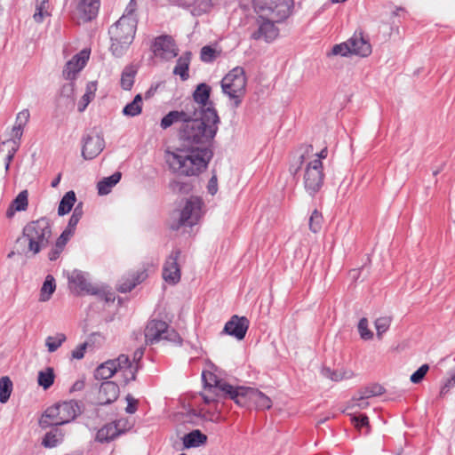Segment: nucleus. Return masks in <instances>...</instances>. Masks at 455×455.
Returning a JSON list of instances; mask_svg holds the SVG:
<instances>
[{
    "label": "nucleus",
    "instance_id": "nucleus-1",
    "mask_svg": "<svg viewBox=\"0 0 455 455\" xmlns=\"http://www.w3.org/2000/svg\"><path fill=\"white\" fill-rule=\"evenodd\" d=\"M220 118L214 106L204 108L200 116L194 108L191 117L179 130L180 145L174 150L165 151V161L170 171L179 176H198L206 170L213 156L211 149Z\"/></svg>",
    "mask_w": 455,
    "mask_h": 455
},
{
    "label": "nucleus",
    "instance_id": "nucleus-2",
    "mask_svg": "<svg viewBox=\"0 0 455 455\" xmlns=\"http://www.w3.org/2000/svg\"><path fill=\"white\" fill-rule=\"evenodd\" d=\"M51 236L50 220L44 217L28 222L23 228L22 235L16 240V243L19 246L24 245L22 252L25 255L31 253L35 256L48 245Z\"/></svg>",
    "mask_w": 455,
    "mask_h": 455
},
{
    "label": "nucleus",
    "instance_id": "nucleus-3",
    "mask_svg": "<svg viewBox=\"0 0 455 455\" xmlns=\"http://www.w3.org/2000/svg\"><path fill=\"white\" fill-rule=\"evenodd\" d=\"M137 19L132 13H124L122 17L108 29L111 45L110 51L115 57L125 54L132 43L136 29Z\"/></svg>",
    "mask_w": 455,
    "mask_h": 455
},
{
    "label": "nucleus",
    "instance_id": "nucleus-4",
    "mask_svg": "<svg viewBox=\"0 0 455 455\" xmlns=\"http://www.w3.org/2000/svg\"><path fill=\"white\" fill-rule=\"evenodd\" d=\"M82 412L81 406L75 400L57 403L48 407L39 419V426L45 429L73 421Z\"/></svg>",
    "mask_w": 455,
    "mask_h": 455
},
{
    "label": "nucleus",
    "instance_id": "nucleus-5",
    "mask_svg": "<svg viewBox=\"0 0 455 455\" xmlns=\"http://www.w3.org/2000/svg\"><path fill=\"white\" fill-rule=\"evenodd\" d=\"M202 379L204 390L201 393V396L204 403H216L227 398L232 400V396H235L237 387L220 379L215 374L203 371Z\"/></svg>",
    "mask_w": 455,
    "mask_h": 455
},
{
    "label": "nucleus",
    "instance_id": "nucleus-6",
    "mask_svg": "<svg viewBox=\"0 0 455 455\" xmlns=\"http://www.w3.org/2000/svg\"><path fill=\"white\" fill-rule=\"evenodd\" d=\"M246 84L247 79L242 67L234 68L222 78V92L228 97L233 108H237L242 104L246 93Z\"/></svg>",
    "mask_w": 455,
    "mask_h": 455
},
{
    "label": "nucleus",
    "instance_id": "nucleus-7",
    "mask_svg": "<svg viewBox=\"0 0 455 455\" xmlns=\"http://www.w3.org/2000/svg\"><path fill=\"white\" fill-rule=\"evenodd\" d=\"M293 0H253V6L258 15L270 16L277 22H282L291 12Z\"/></svg>",
    "mask_w": 455,
    "mask_h": 455
},
{
    "label": "nucleus",
    "instance_id": "nucleus-8",
    "mask_svg": "<svg viewBox=\"0 0 455 455\" xmlns=\"http://www.w3.org/2000/svg\"><path fill=\"white\" fill-rule=\"evenodd\" d=\"M146 343L153 345L161 340H166L176 344H181L182 339L166 322L153 319L149 321L145 329Z\"/></svg>",
    "mask_w": 455,
    "mask_h": 455
},
{
    "label": "nucleus",
    "instance_id": "nucleus-9",
    "mask_svg": "<svg viewBox=\"0 0 455 455\" xmlns=\"http://www.w3.org/2000/svg\"><path fill=\"white\" fill-rule=\"evenodd\" d=\"M324 173L323 163L319 159L309 161L305 167L303 183L306 192L314 197L323 188Z\"/></svg>",
    "mask_w": 455,
    "mask_h": 455
},
{
    "label": "nucleus",
    "instance_id": "nucleus-10",
    "mask_svg": "<svg viewBox=\"0 0 455 455\" xmlns=\"http://www.w3.org/2000/svg\"><path fill=\"white\" fill-rule=\"evenodd\" d=\"M275 23H278L277 20L270 16L258 15L250 28V38L255 41L272 43L279 35V29Z\"/></svg>",
    "mask_w": 455,
    "mask_h": 455
},
{
    "label": "nucleus",
    "instance_id": "nucleus-11",
    "mask_svg": "<svg viewBox=\"0 0 455 455\" xmlns=\"http://www.w3.org/2000/svg\"><path fill=\"white\" fill-rule=\"evenodd\" d=\"M232 400L239 406H245L248 402L253 403L259 410H267L272 406L271 399L261 391L245 387H237Z\"/></svg>",
    "mask_w": 455,
    "mask_h": 455
},
{
    "label": "nucleus",
    "instance_id": "nucleus-12",
    "mask_svg": "<svg viewBox=\"0 0 455 455\" xmlns=\"http://www.w3.org/2000/svg\"><path fill=\"white\" fill-rule=\"evenodd\" d=\"M204 202L197 196H191L186 201V204L180 212L179 222L172 226L173 229H179L181 226L192 227L196 225L202 216V207Z\"/></svg>",
    "mask_w": 455,
    "mask_h": 455
},
{
    "label": "nucleus",
    "instance_id": "nucleus-13",
    "mask_svg": "<svg viewBox=\"0 0 455 455\" xmlns=\"http://www.w3.org/2000/svg\"><path fill=\"white\" fill-rule=\"evenodd\" d=\"M68 283L71 289L77 294L86 293L92 295H100L103 291L98 286L92 285L84 272L75 269L68 275Z\"/></svg>",
    "mask_w": 455,
    "mask_h": 455
},
{
    "label": "nucleus",
    "instance_id": "nucleus-14",
    "mask_svg": "<svg viewBox=\"0 0 455 455\" xmlns=\"http://www.w3.org/2000/svg\"><path fill=\"white\" fill-rule=\"evenodd\" d=\"M180 255L179 249L173 250L165 260L163 267V278L170 284H176L180 280V268L178 259Z\"/></svg>",
    "mask_w": 455,
    "mask_h": 455
},
{
    "label": "nucleus",
    "instance_id": "nucleus-15",
    "mask_svg": "<svg viewBox=\"0 0 455 455\" xmlns=\"http://www.w3.org/2000/svg\"><path fill=\"white\" fill-rule=\"evenodd\" d=\"M82 156L85 160H92L101 153L105 147L102 135L87 134L83 139Z\"/></svg>",
    "mask_w": 455,
    "mask_h": 455
},
{
    "label": "nucleus",
    "instance_id": "nucleus-16",
    "mask_svg": "<svg viewBox=\"0 0 455 455\" xmlns=\"http://www.w3.org/2000/svg\"><path fill=\"white\" fill-rule=\"evenodd\" d=\"M152 51L156 56L163 59H172L178 54L174 40L167 35L160 36L155 39Z\"/></svg>",
    "mask_w": 455,
    "mask_h": 455
},
{
    "label": "nucleus",
    "instance_id": "nucleus-17",
    "mask_svg": "<svg viewBox=\"0 0 455 455\" xmlns=\"http://www.w3.org/2000/svg\"><path fill=\"white\" fill-rule=\"evenodd\" d=\"M249 324L250 322L245 316L234 315L226 323L222 332L242 340L246 335Z\"/></svg>",
    "mask_w": 455,
    "mask_h": 455
},
{
    "label": "nucleus",
    "instance_id": "nucleus-18",
    "mask_svg": "<svg viewBox=\"0 0 455 455\" xmlns=\"http://www.w3.org/2000/svg\"><path fill=\"white\" fill-rule=\"evenodd\" d=\"M89 57L90 52L87 50H82L79 53L73 56L65 65L62 72L64 78L67 80H74L77 73L86 65Z\"/></svg>",
    "mask_w": 455,
    "mask_h": 455
},
{
    "label": "nucleus",
    "instance_id": "nucleus-19",
    "mask_svg": "<svg viewBox=\"0 0 455 455\" xmlns=\"http://www.w3.org/2000/svg\"><path fill=\"white\" fill-rule=\"evenodd\" d=\"M112 362H114V366L116 368V372H123L125 384L136 379L139 366L132 364L128 355L121 354L117 358L112 359Z\"/></svg>",
    "mask_w": 455,
    "mask_h": 455
},
{
    "label": "nucleus",
    "instance_id": "nucleus-20",
    "mask_svg": "<svg viewBox=\"0 0 455 455\" xmlns=\"http://www.w3.org/2000/svg\"><path fill=\"white\" fill-rule=\"evenodd\" d=\"M347 42L348 47L350 48L351 54L366 57L371 52V46L370 43L363 36L361 32H355L354 36Z\"/></svg>",
    "mask_w": 455,
    "mask_h": 455
},
{
    "label": "nucleus",
    "instance_id": "nucleus-21",
    "mask_svg": "<svg viewBox=\"0 0 455 455\" xmlns=\"http://www.w3.org/2000/svg\"><path fill=\"white\" fill-rule=\"evenodd\" d=\"M119 395V387L114 381L101 383L98 399L101 404H109L115 402Z\"/></svg>",
    "mask_w": 455,
    "mask_h": 455
},
{
    "label": "nucleus",
    "instance_id": "nucleus-22",
    "mask_svg": "<svg viewBox=\"0 0 455 455\" xmlns=\"http://www.w3.org/2000/svg\"><path fill=\"white\" fill-rule=\"evenodd\" d=\"M100 0H79L77 11L84 21H90L94 19L100 9Z\"/></svg>",
    "mask_w": 455,
    "mask_h": 455
},
{
    "label": "nucleus",
    "instance_id": "nucleus-23",
    "mask_svg": "<svg viewBox=\"0 0 455 455\" xmlns=\"http://www.w3.org/2000/svg\"><path fill=\"white\" fill-rule=\"evenodd\" d=\"M121 433L118 429V422L108 423L97 431L95 441L100 443H109Z\"/></svg>",
    "mask_w": 455,
    "mask_h": 455
},
{
    "label": "nucleus",
    "instance_id": "nucleus-24",
    "mask_svg": "<svg viewBox=\"0 0 455 455\" xmlns=\"http://www.w3.org/2000/svg\"><path fill=\"white\" fill-rule=\"evenodd\" d=\"M212 88L207 84L202 83L199 84L196 90L193 92V100L196 103L200 105V113L204 108H208L211 104L213 105L212 101H210Z\"/></svg>",
    "mask_w": 455,
    "mask_h": 455
},
{
    "label": "nucleus",
    "instance_id": "nucleus-25",
    "mask_svg": "<svg viewBox=\"0 0 455 455\" xmlns=\"http://www.w3.org/2000/svg\"><path fill=\"white\" fill-rule=\"evenodd\" d=\"M191 112L192 111H189L188 109H187V111H170L162 118L160 125L165 130L176 123H181V124H185L188 118L191 117Z\"/></svg>",
    "mask_w": 455,
    "mask_h": 455
},
{
    "label": "nucleus",
    "instance_id": "nucleus-26",
    "mask_svg": "<svg viewBox=\"0 0 455 455\" xmlns=\"http://www.w3.org/2000/svg\"><path fill=\"white\" fill-rule=\"evenodd\" d=\"M191 112L192 111H189L188 109H187V111H170L162 118L160 125L165 130L176 123H181V124H185L188 118L191 117Z\"/></svg>",
    "mask_w": 455,
    "mask_h": 455
},
{
    "label": "nucleus",
    "instance_id": "nucleus-27",
    "mask_svg": "<svg viewBox=\"0 0 455 455\" xmlns=\"http://www.w3.org/2000/svg\"><path fill=\"white\" fill-rule=\"evenodd\" d=\"M28 206V190L20 191L18 196L12 200L6 211V217L11 219L14 216L16 212H23Z\"/></svg>",
    "mask_w": 455,
    "mask_h": 455
},
{
    "label": "nucleus",
    "instance_id": "nucleus-28",
    "mask_svg": "<svg viewBox=\"0 0 455 455\" xmlns=\"http://www.w3.org/2000/svg\"><path fill=\"white\" fill-rule=\"evenodd\" d=\"M182 441L186 449L199 447L200 445L206 443L207 435L203 434L200 430L196 429L186 434L183 436Z\"/></svg>",
    "mask_w": 455,
    "mask_h": 455
},
{
    "label": "nucleus",
    "instance_id": "nucleus-29",
    "mask_svg": "<svg viewBox=\"0 0 455 455\" xmlns=\"http://www.w3.org/2000/svg\"><path fill=\"white\" fill-rule=\"evenodd\" d=\"M190 59L191 53L186 52L184 55L178 59L177 64L174 67L173 74L180 76L182 81H186L189 77L188 69Z\"/></svg>",
    "mask_w": 455,
    "mask_h": 455
},
{
    "label": "nucleus",
    "instance_id": "nucleus-30",
    "mask_svg": "<svg viewBox=\"0 0 455 455\" xmlns=\"http://www.w3.org/2000/svg\"><path fill=\"white\" fill-rule=\"evenodd\" d=\"M205 405H210L211 408L206 409L204 406H201L198 409V413L196 414L197 417L209 420L212 422H217L220 419V409H219V403H204Z\"/></svg>",
    "mask_w": 455,
    "mask_h": 455
},
{
    "label": "nucleus",
    "instance_id": "nucleus-31",
    "mask_svg": "<svg viewBox=\"0 0 455 455\" xmlns=\"http://www.w3.org/2000/svg\"><path fill=\"white\" fill-rule=\"evenodd\" d=\"M121 179V172H116L111 176L102 179L98 182V193L101 196L108 195L111 188L119 182Z\"/></svg>",
    "mask_w": 455,
    "mask_h": 455
},
{
    "label": "nucleus",
    "instance_id": "nucleus-32",
    "mask_svg": "<svg viewBox=\"0 0 455 455\" xmlns=\"http://www.w3.org/2000/svg\"><path fill=\"white\" fill-rule=\"evenodd\" d=\"M115 373H116V368L114 366V362L108 360L96 368L94 377L97 379H108L112 378Z\"/></svg>",
    "mask_w": 455,
    "mask_h": 455
},
{
    "label": "nucleus",
    "instance_id": "nucleus-33",
    "mask_svg": "<svg viewBox=\"0 0 455 455\" xmlns=\"http://www.w3.org/2000/svg\"><path fill=\"white\" fill-rule=\"evenodd\" d=\"M76 201V197L75 192L73 190L67 192L60 202L58 215L64 216L68 214L72 210Z\"/></svg>",
    "mask_w": 455,
    "mask_h": 455
},
{
    "label": "nucleus",
    "instance_id": "nucleus-34",
    "mask_svg": "<svg viewBox=\"0 0 455 455\" xmlns=\"http://www.w3.org/2000/svg\"><path fill=\"white\" fill-rule=\"evenodd\" d=\"M62 432L58 428H53L44 435L42 440V445L45 448H53L56 447L62 441Z\"/></svg>",
    "mask_w": 455,
    "mask_h": 455
},
{
    "label": "nucleus",
    "instance_id": "nucleus-35",
    "mask_svg": "<svg viewBox=\"0 0 455 455\" xmlns=\"http://www.w3.org/2000/svg\"><path fill=\"white\" fill-rule=\"evenodd\" d=\"M47 16H50L49 0H36V11L33 15L35 21L41 23Z\"/></svg>",
    "mask_w": 455,
    "mask_h": 455
},
{
    "label": "nucleus",
    "instance_id": "nucleus-36",
    "mask_svg": "<svg viewBox=\"0 0 455 455\" xmlns=\"http://www.w3.org/2000/svg\"><path fill=\"white\" fill-rule=\"evenodd\" d=\"M142 111V97L140 94H137L133 100L128 103L123 108V114L127 116H139Z\"/></svg>",
    "mask_w": 455,
    "mask_h": 455
},
{
    "label": "nucleus",
    "instance_id": "nucleus-37",
    "mask_svg": "<svg viewBox=\"0 0 455 455\" xmlns=\"http://www.w3.org/2000/svg\"><path fill=\"white\" fill-rule=\"evenodd\" d=\"M56 288L55 280L52 275H48L42 285L40 291V301H47L54 292Z\"/></svg>",
    "mask_w": 455,
    "mask_h": 455
},
{
    "label": "nucleus",
    "instance_id": "nucleus-38",
    "mask_svg": "<svg viewBox=\"0 0 455 455\" xmlns=\"http://www.w3.org/2000/svg\"><path fill=\"white\" fill-rule=\"evenodd\" d=\"M55 379L54 371L52 367H47L44 371L38 372L37 382L44 389H48L52 386Z\"/></svg>",
    "mask_w": 455,
    "mask_h": 455
},
{
    "label": "nucleus",
    "instance_id": "nucleus-39",
    "mask_svg": "<svg viewBox=\"0 0 455 455\" xmlns=\"http://www.w3.org/2000/svg\"><path fill=\"white\" fill-rule=\"evenodd\" d=\"M137 70L132 66L126 67L122 72L121 86L124 90H131L136 76Z\"/></svg>",
    "mask_w": 455,
    "mask_h": 455
},
{
    "label": "nucleus",
    "instance_id": "nucleus-40",
    "mask_svg": "<svg viewBox=\"0 0 455 455\" xmlns=\"http://www.w3.org/2000/svg\"><path fill=\"white\" fill-rule=\"evenodd\" d=\"M12 382L8 376L0 378V403H5L12 394Z\"/></svg>",
    "mask_w": 455,
    "mask_h": 455
},
{
    "label": "nucleus",
    "instance_id": "nucleus-41",
    "mask_svg": "<svg viewBox=\"0 0 455 455\" xmlns=\"http://www.w3.org/2000/svg\"><path fill=\"white\" fill-rule=\"evenodd\" d=\"M9 145L8 152L5 156V170L8 171L10 168V164L12 162L16 152L19 150L20 142L15 140H9L4 141L2 145H0V151L2 150V147Z\"/></svg>",
    "mask_w": 455,
    "mask_h": 455
},
{
    "label": "nucleus",
    "instance_id": "nucleus-42",
    "mask_svg": "<svg viewBox=\"0 0 455 455\" xmlns=\"http://www.w3.org/2000/svg\"><path fill=\"white\" fill-rule=\"evenodd\" d=\"M322 374L333 381H340L345 379H350L354 373L351 371H332L330 368H323Z\"/></svg>",
    "mask_w": 455,
    "mask_h": 455
},
{
    "label": "nucleus",
    "instance_id": "nucleus-43",
    "mask_svg": "<svg viewBox=\"0 0 455 455\" xmlns=\"http://www.w3.org/2000/svg\"><path fill=\"white\" fill-rule=\"evenodd\" d=\"M95 91H96V84L92 82L87 84L86 92L83 95L80 102L78 103V110L80 112H83L85 110L88 104L91 102V100L95 96Z\"/></svg>",
    "mask_w": 455,
    "mask_h": 455
},
{
    "label": "nucleus",
    "instance_id": "nucleus-44",
    "mask_svg": "<svg viewBox=\"0 0 455 455\" xmlns=\"http://www.w3.org/2000/svg\"><path fill=\"white\" fill-rule=\"evenodd\" d=\"M67 339L64 333H57L54 336H49L45 339V346L50 353L55 352Z\"/></svg>",
    "mask_w": 455,
    "mask_h": 455
},
{
    "label": "nucleus",
    "instance_id": "nucleus-45",
    "mask_svg": "<svg viewBox=\"0 0 455 455\" xmlns=\"http://www.w3.org/2000/svg\"><path fill=\"white\" fill-rule=\"evenodd\" d=\"M392 322L391 316H380L375 320V328L377 331V336L380 339L390 327Z\"/></svg>",
    "mask_w": 455,
    "mask_h": 455
},
{
    "label": "nucleus",
    "instance_id": "nucleus-46",
    "mask_svg": "<svg viewBox=\"0 0 455 455\" xmlns=\"http://www.w3.org/2000/svg\"><path fill=\"white\" fill-rule=\"evenodd\" d=\"M169 187L173 193L177 194H188L192 189L190 183L182 182L179 180H172L169 184Z\"/></svg>",
    "mask_w": 455,
    "mask_h": 455
},
{
    "label": "nucleus",
    "instance_id": "nucleus-47",
    "mask_svg": "<svg viewBox=\"0 0 455 455\" xmlns=\"http://www.w3.org/2000/svg\"><path fill=\"white\" fill-rule=\"evenodd\" d=\"M144 274H138L136 277H132L131 280H126L121 283L118 286L120 292L125 293L131 291L137 284H139L143 279Z\"/></svg>",
    "mask_w": 455,
    "mask_h": 455
},
{
    "label": "nucleus",
    "instance_id": "nucleus-48",
    "mask_svg": "<svg viewBox=\"0 0 455 455\" xmlns=\"http://www.w3.org/2000/svg\"><path fill=\"white\" fill-rule=\"evenodd\" d=\"M323 224V216L320 212L317 210L313 211L310 218H309V229L313 233H317L320 231Z\"/></svg>",
    "mask_w": 455,
    "mask_h": 455
},
{
    "label": "nucleus",
    "instance_id": "nucleus-49",
    "mask_svg": "<svg viewBox=\"0 0 455 455\" xmlns=\"http://www.w3.org/2000/svg\"><path fill=\"white\" fill-rule=\"evenodd\" d=\"M370 398L369 396H365V394L363 391H360L358 396H355L350 401L349 407L358 408V409H365L369 406V403L367 402V399Z\"/></svg>",
    "mask_w": 455,
    "mask_h": 455
},
{
    "label": "nucleus",
    "instance_id": "nucleus-50",
    "mask_svg": "<svg viewBox=\"0 0 455 455\" xmlns=\"http://www.w3.org/2000/svg\"><path fill=\"white\" fill-rule=\"evenodd\" d=\"M429 370L428 364H422L415 372L411 375V381L414 384L420 383Z\"/></svg>",
    "mask_w": 455,
    "mask_h": 455
},
{
    "label": "nucleus",
    "instance_id": "nucleus-51",
    "mask_svg": "<svg viewBox=\"0 0 455 455\" xmlns=\"http://www.w3.org/2000/svg\"><path fill=\"white\" fill-rule=\"evenodd\" d=\"M358 331L363 339L368 340L373 337V333L368 329V321L366 318H362L359 321Z\"/></svg>",
    "mask_w": 455,
    "mask_h": 455
},
{
    "label": "nucleus",
    "instance_id": "nucleus-52",
    "mask_svg": "<svg viewBox=\"0 0 455 455\" xmlns=\"http://www.w3.org/2000/svg\"><path fill=\"white\" fill-rule=\"evenodd\" d=\"M200 57L204 62H212L216 59V50L209 45L204 46Z\"/></svg>",
    "mask_w": 455,
    "mask_h": 455
},
{
    "label": "nucleus",
    "instance_id": "nucleus-53",
    "mask_svg": "<svg viewBox=\"0 0 455 455\" xmlns=\"http://www.w3.org/2000/svg\"><path fill=\"white\" fill-rule=\"evenodd\" d=\"M331 52L333 55H341V56H347L348 54H351V51L347 45V42L334 45L331 50Z\"/></svg>",
    "mask_w": 455,
    "mask_h": 455
},
{
    "label": "nucleus",
    "instance_id": "nucleus-54",
    "mask_svg": "<svg viewBox=\"0 0 455 455\" xmlns=\"http://www.w3.org/2000/svg\"><path fill=\"white\" fill-rule=\"evenodd\" d=\"M362 391L364 392L365 396L372 397L382 395L384 392V388L380 385H372L370 387H366Z\"/></svg>",
    "mask_w": 455,
    "mask_h": 455
},
{
    "label": "nucleus",
    "instance_id": "nucleus-55",
    "mask_svg": "<svg viewBox=\"0 0 455 455\" xmlns=\"http://www.w3.org/2000/svg\"><path fill=\"white\" fill-rule=\"evenodd\" d=\"M305 160V155L301 154L294 163L291 164L289 172L292 176H295L299 171L302 168L303 162Z\"/></svg>",
    "mask_w": 455,
    "mask_h": 455
},
{
    "label": "nucleus",
    "instance_id": "nucleus-56",
    "mask_svg": "<svg viewBox=\"0 0 455 455\" xmlns=\"http://www.w3.org/2000/svg\"><path fill=\"white\" fill-rule=\"evenodd\" d=\"M64 249V247L55 243L48 253V259L51 261L58 259Z\"/></svg>",
    "mask_w": 455,
    "mask_h": 455
},
{
    "label": "nucleus",
    "instance_id": "nucleus-57",
    "mask_svg": "<svg viewBox=\"0 0 455 455\" xmlns=\"http://www.w3.org/2000/svg\"><path fill=\"white\" fill-rule=\"evenodd\" d=\"M127 406L125 411L129 414H133L137 411L138 400L133 398L131 395H126Z\"/></svg>",
    "mask_w": 455,
    "mask_h": 455
},
{
    "label": "nucleus",
    "instance_id": "nucleus-58",
    "mask_svg": "<svg viewBox=\"0 0 455 455\" xmlns=\"http://www.w3.org/2000/svg\"><path fill=\"white\" fill-rule=\"evenodd\" d=\"M353 422L355 423L356 427H363L369 426V419L366 415L361 414L359 416H354L352 418Z\"/></svg>",
    "mask_w": 455,
    "mask_h": 455
},
{
    "label": "nucleus",
    "instance_id": "nucleus-59",
    "mask_svg": "<svg viewBox=\"0 0 455 455\" xmlns=\"http://www.w3.org/2000/svg\"><path fill=\"white\" fill-rule=\"evenodd\" d=\"M87 343L80 344L72 351V357L77 360L84 358Z\"/></svg>",
    "mask_w": 455,
    "mask_h": 455
},
{
    "label": "nucleus",
    "instance_id": "nucleus-60",
    "mask_svg": "<svg viewBox=\"0 0 455 455\" xmlns=\"http://www.w3.org/2000/svg\"><path fill=\"white\" fill-rule=\"evenodd\" d=\"M145 348L140 347L137 348L133 353V357L132 361V364H136L139 366V370L141 368L140 361L143 357Z\"/></svg>",
    "mask_w": 455,
    "mask_h": 455
},
{
    "label": "nucleus",
    "instance_id": "nucleus-61",
    "mask_svg": "<svg viewBox=\"0 0 455 455\" xmlns=\"http://www.w3.org/2000/svg\"><path fill=\"white\" fill-rule=\"evenodd\" d=\"M73 235L74 234L69 232V230L64 229L55 243L65 248L67 243Z\"/></svg>",
    "mask_w": 455,
    "mask_h": 455
},
{
    "label": "nucleus",
    "instance_id": "nucleus-62",
    "mask_svg": "<svg viewBox=\"0 0 455 455\" xmlns=\"http://www.w3.org/2000/svg\"><path fill=\"white\" fill-rule=\"evenodd\" d=\"M29 117H30L29 111L28 109H23L17 115L16 124L25 126L27 124V123L28 122Z\"/></svg>",
    "mask_w": 455,
    "mask_h": 455
},
{
    "label": "nucleus",
    "instance_id": "nucleus-63",
    "mask_svg": "<svg viewBox=\"0 0 455 455\" xmlns=\"http://www.w3.org/2000/svg\"><path fill=\"white\" fill-rule=\"evenodd\" d=\"M207 189H208V192L211 195H212V196L217 193V190H218V180H217L216 175H213L210 179V180L208 182Z\"/></svg>",
    "mask_w": 455,
    "mask_h": 455
},
{
    "label": "nucleus",
    "instance_id": "nucleus-64",
    "mask_svg": "<svg viewBox=\"0 0 455 455\" xmlns=\"http://www.w3.org/2000/svg\"><path fill=\"white\" fill-rule=\"evenodd\" d=\"M454 386H455V383H453V381L451 379H446V381L441 387L440 395L441 396L445 395L451 390V388H452Z\"/></svg>",
    "mask_w": 455,
    "mask_h": 455
}]
</instances>
